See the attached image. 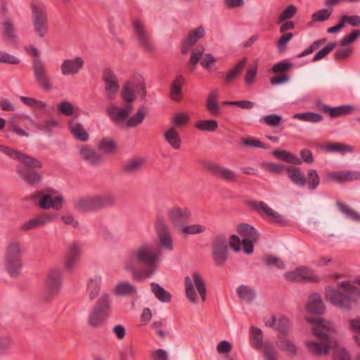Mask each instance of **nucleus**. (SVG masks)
Returning <instances> with one entry per match:
<instances>
[{
  "label": "nucleus",
  "mask_w": 360,
  "mask_h": 360,
  "mask_svg": "<svg viewBox=\"0 0 360 360\" xmlns=\"http://www.w3.org/2000/svg\"><path fill=\"white\" fill-rule=\"evenodd\" d=\"M254 207L259 214H262L264 213L270 221L277 224H282L283 222V217L272 208L269 207L264 202L260 201L255 203Z\"/></svg>",
  "instance_id": "26"
},
{
  "label": "nucleus",
  "mask_w": 360,
  "mask_h": 360,
  "mask_svg": "<svg viewBox=\"0 0 360 360\" xmlns=\"http://www.w3.org/2000/svg\"><path fill=\"white\" fill-rule=\"evenodd\" d=\"M102 79L104 83V92L106 98L110 101L115 100L120 90L117 75L112 70L105 68L102 73Z\"/></svg>",
  "instance_id": "13"
},
{
  "label": "nucleus",
  "mask_w": 360,
  "mask_h": 360,
  "mask_svg": "<svg viewBox=\"0 0 360 360\" xmlns=\"http://www.w3.org/2000/svg\"><path fill=\"white\" fill-rule=\"evenodd\" d=\"M288 176L290 181L298 187H304L307 184V179L304 172L297 167L288 166L286 167Z\"/></svg>",
  "instance_id": "27"
},
{
  "label": "nucleus",
  "mask_w": 360,
  "mask_h": 360,
  "mask_svg": "<svg viewBox=\"0 0 360 360\" xmlns=\"http://www.w3.org/2000/svg\"><path fill=\"white\" fill-rule=\"evenodd\" d=\"M82 255V245L78 241H72L67 246L64 267L70 271L79 264Z\"/></svg>",
  "instance_id": "12"
},
{
  "label": "nucleus",
  "mask_w": 360,
  "mask_h": 360,
  "mask_svg": "<svg viewBox=\"0 0 360 360\" xmlns=\"http://www.w3.org/2000/svg\"><path fill=\"white\" fill-rule=\"evenodd\" d=\"M112 308L110 297L103 293L88 316V324L93 328L102 326L109 319Z\"/></svg>",
  "instance_id": "5"
},
{
  "label": "nucleus",
  "mask_w": 360,
  "mask_h": 360,
  "mask_svg": "<svg viewBox=\"0 0 360 360\" xmlns=\"http://www.w3.org/2000/svg\"><path fill=\"white\" fill-rule=\"evenodd\" d=\"M205 167L212 174L224 181H233L236 179L235 172L215 162H207Z\"/></svg>",
  "instance_id": "23"
},
{
  "label": "nucleus",
  "mask_w": 360,
  "mask_h": 360,
  "mask_svg": "<svg viewBox=\"0 0 360 360\" xmlns=\"http://www.w3.org/2000/svg\"><path fill=\"white\" fill-rule=\"evenodd\" d=\"M196 288L202 302L206 300L207 288L202 276L198 272L193 274V278L189 276L185 277V291L187 298L193 303H198V296L194 289Z\"/></svg>",
  "instance_id": "8"
},
{
  "label": "nucleus",
  "mask_w": 360,
  "mask_h": 360,
  "mask_svg": "<svg viewBox=\"0 0 360 360\" xmlns=\"http://www.w3.org/2000/svg\"><path fill=\"white\" fill-rule=\"evenodd\" d=\"M319 108L323 112L329 114L331 117L347 115L354 110V106L349 105L331 108L329 105L322 104L319 105Z\"/></svg>",
  "instance_id": "28"
},
{
  "label": "nucleus",
  "mask_w": 360,
  "mask_h": 360,
  "mask_svg": "<svg viewBox=\"0 0 360 360\" xmlns=\"http://www.w3.org/2000/svg\"><path fill=\"white\" fill-rule=\"evenodd\" d=\"M63 275L59 268L50 269L44 280L42 299L46 302H51L63 287Z\"/></svg>",
  "instance_id": "7"
},
{
  "label": "nucleus",
  "mask_w": 360,
  "mask_h": 360,
  "mask_svg": "<svg viewBox=\"0 0 360 360\" xmlns=\"http://www.w3.org/2000/svg\"><path fill=\"white\" fill-rule=\"evenodd\" d=\"M261 167L269 172L276 174H281L285 169H286V167L282 165L269 162H262Z\"/></svg>",
  "instance_id": "60"
},
{
  "label": "nucleus",
  "mask_w": 360,
  "mask_h": 360,
  "mask_svg": "<svg viewBox=\"0 0 360 360\" xmlns=\"http://www.w3.org/2000/svg\"><path fill=\"white\" fill-rule=\"evenodd\" d=\"M58 111L65 115L71 116L74 113V108L72 103L67 101H63L58 105Z\"/></svg>",
  "instance_id": "62"
},
{
  "label": "nucleus",
  "mask_w": 360,
  "mask_h": 360,
  "mask_svg": "<svg viewBox=\"0 0 360 360\" xmlns=\"http://www.w3.org/2000/svg\"><path fill=\"white\" fill-rule=\"evenodd\" d=\"M273 155L285 162L300 165L302 160L300 158L286 150H274Z\"/></svg>",
  "instance_id": "40"
},
{
  "label": "nucleus",
  "mask_w": 360,
  "mask_h": 360,
  "mask_svg": "<svg viewBox=\"0 0 360 360\" xmlns=\"http://www.w3.org/2000/svg\"><path fill=\"white\" fill-rule=\"evenodd\" d=\"M55 218L56 214L53 213H41L22 223L19 227V230L22 232H27L30 230L39 229L52 222Z\"/></svg>",
  "instance_id": "16"
},
{
  "label": "nucleus",
  "mask_w": 360,
  "mask_h": 360,
  "mask_svg": "<svg viewBox=\"0 0 360 360\" xmlns=\"http://www.w3.org/2000/svg\"><path fill=\"white\" fill-rule=\"evenodd\" d=\"M324 148L328 152L330 153H350L353 150L351 146L339 142L327 144Z\"/></svg>",
  "instance_id": "49"
},
{
  "label": "nucleus",
  "mask_w": 360,
  "mask_h": 360,
  "mask_svg": "<svg viewBox=\"0 0 360 360\" xmlns=\"http://www.w3.org/2000/svg\"><path fill=\"white\" fill-rule=\"evenodd\" d=\"M75 209L80 211H92L97 210L95 196H83L79 198L75 203Z\"/></svg>",
  "instance_id": "35"
},
{
  "label": "nucleus",
  "mask_w": 360,
  "mask_h": 360,
  "mask_svg": "<svg viewBox=\"0 0 360 360\" xmlns=\"http://www.w3.org/2000/svg\"><path fill=\"white\" fill-rule=\"evenodd\" d=\"M168 219L173 226L177 230H181L184 225L188 223L191 218V212L187 208L174 207L167 212Z\"/></svg>",
  "instance_id": "15"
},
{
  "label": "nucleus",
  "mask_w": 360,
  "mask_h": 360,
  "mask_svg": "<svg viewBox=\"0 0 360 360\" xmlns=\"http://www.w3.org/2000/svg\"><path fill=\"white\" fill-rule=\"evenodd\" d=\"M293 118L312 123H317L323 120L321 115L310 112L295 114Z\"/></svg>",
  "instance_id": "51"
},
{
  "label": "nucleus",
  "mask_w": 360,
  "mask_h": 360,
  "mask_svg": "<svg viewBox=\"0 0 360 360\" xmlns=\"http://www.w3.org/2000/svg\"><path fill=\"white\" fill-rule=\"evenodd\" d=\"M349 328L355 333L356 342L360 346V318L350 319L349 321Z\"/></svg>",
  "instance_id": "64"
},
{
  "label": "nucleus",
  "mask_w": 360,
  "mask_h": 360,
  "mask_svg": "<svg viewBox=\"0 0 360 360\" xmlns=\"http://www.w3.org/2000/svg\"><path fill=\"white\" fill-rule=\"evenodd\" d=\"M340 212L345 215V217L352 220L355 222H360V214L356 210H353L348 205L342 202L338 201L336 202Z\"/></svg>",
  "instance_id": "37"
},
{
  "label": "nucleus",
  "mask_w": 360,
  "mask_h": 360,
  "mask_svg": "<svg viewBox=\"0 0 360 360\" xmlns=\"http://www.w3.org/2000/svg\"><path fill=\"white\" fill-rule=\"evenodd\" d=\"M335 42H329L324 48L319 51L314 56L312 61L316 62L326 57L335 47Z\"/></svg>",
  "instance_id": "61"
},
{
  "label": "nucleus",
  "mask_w": 360,
  "mask_h": 360,
  "mask_svg": "<svg viewBox=\"0 0 360 360\" xmlns=\"http://www.w3.org/2000/svg\"><path fill=\"white\" fill-rule=\"evenodd\" d=\"M134 34L140 46L147 52H153L155 45L150 34L145 24L139 19H135L132 23Z\"/></svg>",
  "instance_id": "10"
},
{
  "label": "nucleus",
  "mask_w": 360,
  "mask_h": 360,
  "mask_svg": "<svg viewBox=\"0 0 360 360\" xmlns=\"http://www.w3.org/2000/svg\"><path fill=\"white\" fill-rule=\"evenodd\" d=\"M18 160L30 168H40L42 167V163L39 160L22 153H20Z\"/></svg>",
  "instance_id": "55"
},
{
  "label": "nucleus",
  "mask_w": 360,
  "mask_h": 360,
  "mask_svg": "<svg viewBox=\"0 0 360 360\" xmlns=\"http://www.w3.org/2000/svg\"><path fill=\"white\" fill-rule=\"evenodd\" d=\"M151 290L155 297L160 302L168 303L171 301L172 295L158 283H151Z\"/></svg>",
  "instance_id": "38"
},
{
  "label": "nucleus",
  "mask_w": 360,
  "mask_h": 360,
  "mask_svg": "<svg viewBox=\"0 0 360 360\" xmlns=\"http://www.w3.org/2000/svg\"><path fill=\"white\" fill-rule=\"evenodd\" d=\"M195 127L204 131H214L218 128V123L214 120H202L198 121Z\"/></svg>",
  "instance_id": "52"
},
{
  "label": "nucleus",
  "mask_w": 360,
  "mask_h": 360,
  "mask_svg": "<svg viewBox=\"0 0 360 360\" xmlns=\"http://www.w3.org/2000/svg\"><path fill=\"white\" fill-rule=\"evenodd\" d=\"M276 345L281 351L285 352L289 356H294L297 353V347L290 340L280 338L276 341Z\"/></svg>",
  "instance_id": "42"
},
{
  "label": "nucleus",
  "mask_w": 360,
  "mask_h": 360,
  "mask_svg": "<svg viewBox=\"0 0 360 360\" xmlns=\"http://www.w3.org/2000/svg\"><path fill=\"white\" fill-rule=\"evenodd\" d=\"M12 132L19 136H29V134L26 132L23 129L20 127L13 118H11L7 122L6 130L5 131V136L9 138V133Z\"/></svg>",
  "instance_id": "43"
},
{
  "label": "nucleus",
  "mask_w": 360,
  "mask_h": 360,
  "mask_svg": "<svg viewBox=\"0 0 360 360\" xmlns=\"http://www.w3.org/2000/svg\"><path fill=\"white\" fill-rule=\"evenodd\" d=\"M326 181L342 184L360 179V172L356 171L342 170L326 173Z\"/></svg>",
  "instance_id": "22"
},
{
  "label": "nucleus",
  "mask_w": 360,
  "mask_h": 360,
  "mask_svg": "<svg viewBox=\"0 0 360 360\" xmlns=\"http://www.w3.org/2000/svg\"><path fill=\"white\" fill-rule=\"evenodd\" d=\"M325 294L331 304L345 310H350L352 304L360 298L359 289L349 281L340 282L336 288L326 287Z\"/></svg>",
  "instance_id": "3"
},
{
  "label": "nucleus",
  "mask_w": 360,
  "mask_h": 360,
  "mask_svg": "<svg viewBox=\"0 0 360 360\" xmlns=\"http://www.w3.org/2000/svg\"><path fill=\"white\" fill-rule=\"evenodd\" d=\"M262 260L266 266H274L281 269L284 268L283 262L278 257L266 255L262 258Z\"/></svg>",
  "instance_id": "63"
},
{
  "label": "nucleus",
  "mask_w": 360,
  "mask_h": 360,
  "mask_svg": "<svg viewBox=\"0 0 360 360\" xmlns=\"http://www.w3.org/2000/svg\"><path fill=\"white\" fill-rule=\"evenodd\" d=\"M308 188L310 191L316 189L320 184V178L314 169H310L307 171V180Z\"/></svg>",
  "instance_id": "54"
},
{
  "label": "nucleus",
  "mask_w": 360,
  "mask_h": 360,
  "mask_svg": "<svg viewBox=\"0 0 360 360\" xmlns=\"http://www.w3.org/2000/svg\"><path fill=\"white\" fill-rule=\"evenodd\" d=\"M95 200L97 210L111 206L115 202L114 195L110 193L96 195Z\"/></svg>",
  "instance_id": "44"
},
{
  "label": "nucleus",
  "mask_w": 360,
  "mask_h": 360,
  "mask_svg": "<svg viewBox=\"0 0 360 360\" xmlns=\"http://www.w3.org/2000/svg\"><path fill=\"white\" fill-rule=\"evenodd\" d=\"M228 242L224 234H218L212 238V254L217 266L224 265L228 259Z\"/></svg>",
  "instance_id": "9"
},
{
  "label": "nucleus",
  "mask_w": 360,
  "mask_h": 360,
  "mask_svg": "<svg viewBox=\"0 0 360 360\" xmlns=\"http://www.w3.org/2000/svg\"><path fill=\"white\" fill-rule=\"evenodd\" d=\"M34 75L36 81L46 91L52 89V83L46 74V67L43 62L37 58L33 62Z\"/></svg>",
  "instance_id": "20"
},
{
  "label": "nucleus",
  "mask_w": 360,
  "mask_h": 360,
  "mask_svg": "<svg viewBox=\"0 0 360 360\" xmlns=\"http://www.w3.org/2000/svg\"><path fill=\"white\" fill-rule=\"evenodd\" d=\"M238 296L246 302H252L255 298V292L252 289L245 285H239L236 289Z\"/></svg>",
  "instance_id": "45"
},
{
  "label": "nucleus",
  "mask_w": 360,
  "mask_h": 360,
  "mask_svg": "<svg viewBox=\"0 0 360 360\" xmlns=\"http://www.w3.org/2000/svg\"><path fill=\"white\" fill-rule=\"evenodd\" d=\"M21 244L18 239L11 238L8 243L4 255V264L8 274L13 278H17L22 267L21 257Z\"/></svg>",
  "instance_id": "4"
},
{
  "label": "nucleus",
  "mask_w": 360,
  "mask_h": 360,
  "mask_svg": "<svg viewBox=\"0 0 360 360\" xmlns=\"http://www.w3.org/2000/svg\"><path fill=\"white\" fill-rule=\"evenodd\" d=\"M113 292L118 297L135 298L138 296L137 287L128 281L118 282L114 288Z\"/></svg>",
  "instance_id": "24"
},
{
  "label": "nucleus",
  "mask_w": 360,
  "mask_h": 360,
  "mask_svg": "<svg viewBox=\"0 0 360 360\" xmlns=\"http://www.w3.org/2000/svg\"><path fill=\"white\" fill-rule=\"evenodd\" d=\"M185 79L182 75H178L172 82L170 88V96L174 101H180L182 96V86Z\"/></svg>",
  "instance_id": "33"
},
{
  "label": "nucleus",
  "mask_w": 360,
  "mask_h": 360,
  "mask_svg": "<svg viewBox=\"0 0 360 360\" xmlns=\"http://www.w3.org/2000/svg\"><path fill=\"white\" fill-rule=\"evenodd\" d=\"M134 108L131 103H127L124 107H118L115 103H110L106 108V112L110 120L116 124L120 125L129 116Z\"/></svg>",
  "instance_id": "17"
},
{
  "label": "nucleus",
  "mask_w": 360,
  "mask_h": 360,
  "mask_svg": "<svg viewBox=\"0 0 360 360\" xmlns=\"http://www.w3.org/2000/svg\"><path fill=\"white\" fill-rule=\"evenodd\" d=\"M17 172L20 176L29 184H39L42 180V175L36 171L18 166Z\"/></svg>",
  "instance_id": "30"
},
{
  "label": "nucleus",
  "mask_w": 360,
  "mask_h": 360,
  "mask_svg": "<svg viewBox=\"0 0 360 360\" xmlns=\"http://www.w3.org/2000/svg\"><path fill=\"white\" fill-rule=\"evenodd\" d=\"M84 61L81 57L65 60L61 65L63 75H75L77 74L84 66Z\"/></svg>",
  "instance_id": "25"
},
{
  "label": "nucleus",
  "mask_w": 360,
  "mask_h": 360,
  "mask_svg": "<svg viewBox=\"0 0 360 360\" xmlns=\"http://www.w3.org/2000/svg\"><path fill=\"white\" fill-rule=\"evenodd\" d=\"M101 284L102 276L100 275H95L88 280L86 292L91 300H95L98 296Z\"/></svg>",
  "instance_id": "29"
},
{
  "label": "nucleus",
  "mask_w": 360,
  "mask_h": 360,
  "mask_svg": "<svg viewBox=\"0 0 360 360\" xmlns=\"http://www.w3.org/2000/svg\"><path fill=\"white\" fill-rule=\"evenodd\" d=\"M136 92H141L143 97L146 96L145 84L141 77L137 79L136 82L127 81L123 85L121 96L128 104L136 100Z\"/></svg>",
  "instance_id": "14"
},
{
  "label": "nucleus",
  "mask_w": 360,
  "mask_h": 360,
  "mask_svg": "<svg viewBox=\"0 0 360 360\" xmlns=\"http://www.w3.org/2000/svg\"><path fill=\"white\" fill-rule=\"evenodd\" d=\"M237 231L241 236L245 237V238L253 239L255 241H257L259 240V235L256 229L248 224H241L238 225L237 227Z\"/></svg>",
  "instance_id": "39"
},
{
  "label": "nucleus",
  "mask_w": 360,
  "mask_h": 360,
  "mask_svg": "<svg viewBox=\"0 0 360 360\" xmlns=\"http://www.w3.org/2000/svg\"><path fill=\"white\" fill-rule=\"evenodd\" d=\"M307 310L314 314H321L325 311V306L319 294L310 296L307 305Z\"/></svg>",
  "instance_id": "34"
},
{
  "label": "nucleus",
  "mask_w": 360,
  "mask_h": 360,
  "mask_svg": "<svg viewBox=\"0 0 360 360\" xmlns=\"http://www.w3.org/2000/svg\"><path fill=\"white\" fill-rule=\"evenodd\" d=\"M205 34V29L203 27L200 26L195 30H191L187 38L185 39L184 45L182 49V52L186 53L188 51L190 48L195 44L198 39L203 37Z\"/></svg>",
  "instance_id": "31"
},
{
  "label": "nucleus",
  "mask_w": 360,
  "mask_h": 360,
  "mask_svg": "<svg viewBox=\"0 0 360 360\" xmlns=\"http://www.w3.org/2000/svg\"><path fill=\"white\" fill-rule=\"evenodd\" d=\"M68 127L75 139L82 142H86L89 140V135L82 124L71 120L68 123Z\"/></svg>",
  "instance_id": "32"
},
{
  "label": "nucleus",
  "mask_w": 360,
  "mask_h": 360,
  "mask_svg": "<svg viewBox=\"0 0 360 360\" xmlns=\"http://www.w3.org/2000/svg\"><path fill=\"white\" fill-rule=\"evenodd\" d=\"M284 276L287 280L294 282H315L318 281V277L311 269L304 266L297 268L292 271L286 272Z\"/></svg>",
  "instance_id": "21"
},
{
  "label": "nucleus",
  "mask_w": 360,
  "mask_h": 360,
  "mask_svg": "<svg viewBox=\"0 0 360 360\" xmlns=\"http://www.w3.org/2000/svg\"><path fill=\"white\" fill-rule=\"evenodd\" d=\"M32 22L37 35L44 38L49 32V24L46 7L40 0L31 1Z\"/></svg>",
  "instance_id": "6"
},
{
  "label": "nucleus",
  "mask_w": 360,
  "mask_h": 360,
  "mask_svg": "<svg viewBox=\"0 0 360 360\" xmlns=\"http://www.w3.org/2000/svg\"><path fill=\"white\" fill-rule=\"evenodd\" d=\"M144 160L143 158H134L127 161L123 169L127 173H131L139 171L143 165Z\"/></svg>",
  "instance_id": "50"
},
{
  "label": "nucleus",
  "mask_w": 360,
  "mask_h": 360,
  "mask_svg": "<svg viewBox=\"0 0 360 360\" xmlns=\"http://www.w3.org/2000/svg\"><path fill=\"white\" fill-rule=\"evenodd\" d=\"M296 12L297 8L294 5L288 6L280 14L278 19L277 20V24H281L285 20L291 19L296 14Z\"/></svg>",
  "instance_id": "57"
},
{
  "label": "nucleus",
  "mask_w": 360,
  "mask_h": 360,
  "mask_svg": "<svg viewBox=\"0 0 360 360\" xmlns=\"http://www.w3.org/2000/svg\"><path fill=\"white\" fill-rule=\"evenodd\" d=\"M59 127V123L57 120L50 118L41 122L37 125V128L44 132H51L54 128Z\"/></svg>",
  "instance_id": "56"
},
{
  "label": "nucleus",
  "mask_w": 360,
  "mask_h": 360,
  "mask_svg": "<svg viewBox=\"0 0 360 360\" xmlns=\"http://www.w3.org/2000/svg\"><path fill=\"white\" fill-rule=\"evenodd\" d=\"M282 120V117L276 114H271L265 115L259 120L260 122H264L270 127H277L280 124Z\"/></svg>",
  "instance_id": "59"
},
{
  "label": "nucleus",
  "mask_w": 360,
  "mask_h": 360,
  "mask_svg": "<svg viewBox=\"0 0 360 360\" xmlns=\"http://www.w3.org/2000/svg\"><path fill=\"white\" fill-rule=\"evenodd\" d=\"M206 230L205 226L201 225V224H193L186 226L184 225L183 228L180 230L182 233L186 235H193V234H198L205 232Z\"/></svg>",
  "instance_id": "58"
},
{
  "label": "nucleus",
  "mask_w": 360,
  "mask_h": 360,
  "mask_svg": "<svg viewBox=\"0 0 360 360\" xmlns=\"http://www.w3.org/2000/svg\"><path fill=\"white\" fill-rule=\"evenodd\" d=\"M247 62V58H243L240 60L238 63L227 72V75L225 77L226 82H231V81L236 79L243 71Z\"/></svg>",
  "instance_id": "41"
},
{
  "label": "nucleus",
  "mask_w": 360,
  "mask_h": 360,
  "mask_svg": "<svg viewBox=\"0 0 360 360\" xmlns=\"http://www.w3.org/2000/svg\"><path fill=\"white\" fill-rule=\"evenodd\" d=\"M146 115V108L145 106H141L134 115L131 117L126 124L127 127H134L141 124Z\"/></svg>",
  "instance_id": "47"
},
{
  "label": "nucleus",
  "mask_w": 360,
  "mask_h": 360,
  "mask_svg": "<svg viewBox=\"0 0 360 360\" xmlns=\"http://www.w3.org/2000/svg\"><path fill=\"white\" fill-rule=\"evenodd\" d=\"M250 333L252 336V340L254 347L256 349L262 347L263 345V333L259 328L252 326L250 329Z\"/></svg>",
  "instance_id": "53"
},
{
  "label": "nucleus",
  "mask_w": 360,
  "mask_h": 360,
  "mask_svg": "<svg viewBox=\"0 0 360 360\" xmlns=\"http://www.w3.org/2000/svg\"><path fill=\"white\" fill-rule=\"evenodd\" d=\"M155 229L160 246L168 251H172L174 245L169 226L163 220L159 219L156 222Z\"/></svg>",
  "instance_id": "19"
},
{
  "label": "nucleus",
  "mask_w": 360,
  "mask_h": 360,
  "mask_svg": "<svg viewBox=\"0 0 360 360\" xmlns=\"http://www.w3.org/2000/svg\"><path fill=\"white\" fill-rule=\"evenodd\" d=\"M164 138L174 149L176 150L180 148L181 140L179 132L174 128L171 127L165 131Z\"/></svg>",
  "instance_id": "36"
},
{
  "label": "nucleus",
  "mask_w": 360,
  "mask_h": 360,
  "mask_svg": "<svg viewBox=\"0 0 360 360\" xmlns=\"http://www.w3.org/2000/svg\"><path fill=\"white\" fill-rule=\"evenodd\" d=\"M262 355L264 360H278V353L272 342H265L263 345Z\"/></svg>",
  "instance_id": "48"
},
{
  "label": "nucleus",
  "mask_w": 360,
  "mask_h": 360,
  "mask_svg": "<svg viewBox=\"0 0 360 360\" xmlns=\"http://www.w3.org/2000/svg\"><path fill=\"white\" fill-rule=\"evenodd\" d=\"M97 147L105 154H111L116 150L117 143L112 139L104 138L98 141Z\"/></svg>",
  "instance_id": "46"
},
{
  "label": "nucleus",
  "mask_w": 360,
  "mask_h": 360,
  "mask_svg": "<svg viewBox=\"0 0 360 360\" xmlns=\"http://www.w3.org/2000/svg\"><path fill=\"white\" fill-rule=\"evenodd\" d=\"M162 252L151 243H143L128 250L122 260L123 269L135 280L151 278L158 269Z\"/></svg>",
  "instance_id": "1"
},
{
  "label": "nucleus",
  "mask_w": 360,
  "mask_h": 360,
  "mask_svg": "<svg viewBox=\"0 0 360 360\" xmlns=\"http://www.w3.org/2000/svg\"><path fill=\"white\" fill-rule=\"evenodd\" d=\"M78 156L80 160L91 166L99 165L103 160V155L89 145H83L79 147Z\"/></svg>",
  "instance_id": "18"
},
{
  "label": "nucleus",
  "mask_w": 360,
  "mask_h": 360,
  "mask_svg": "<svg viewBox=\"0 0 360 360\" xmlns=\"http://www.w3.org/2000/svg\"><path fill=\"white\" fill-rule=\"evenodd\" d=\"M307 320L313 323L311 328L313 333L320 339V342L309 341L307 342V349L311 354L326 355L330 349L336 347L337 342L334 337L335 328L333 323L319 318L307 317Z\"/></svg>",
  "instance_id": "2"
},
{
  "label": "nucleus",
  "mask_w": 360,
  "mask_h": 360,
  "mask_svg": "<svg viewBox=\"0 0 360 360\" xmlns=\"http://www.w3.org/2000/svg\"><path fill=\"white\" fill-rule=\"evenodd\" d=\"M58 192L54 189H49L43 194L41 191L36 193L34 198H39V205L41 208L47 210L53 208L55 210H60L63 207V197L57 195Z\"/></svg>",
  "instance_id": "11"
}]
</instances>
